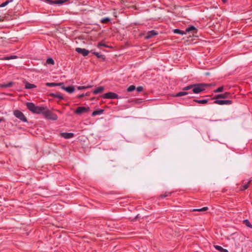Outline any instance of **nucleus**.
I'll list each match as a JSON object with an SVG mask.
<instances>
[{"label":"nucleus","instance_id":"obj_36","mask_svg":"<svg viewBox=\"0 0 252 252\" xmlns=\"http://www.w3.org/2000/svg\"><path fill=\"white\" fill-rule=\"evenodd\" d=\"M94 54H95L98 58H103V56L102 55H99L98 53L97 52H94Z\"/></svg>","mask_w":252,"mask_h":252},{"label":"nucleus","instance_id":"obj_22","mask_svg":"<svg viewBox=\"0 0 252 252\" xmlns=\"http://www.w3.org/2000/svg\"><path fill=\"white\" fill-rule=\"evenodd\" d=\"M173 32H174V33H176V34H181V35L186 34L185 32L181 31L178 29L174 30Z\"/></svg>","mask_w":252,"mask_h":252},{"label":"nucleus","instance_id":"obj_21","mask_svg":"<svg viewBox=\"0 0 252 252\" xmlns=\"http://www.w3.org/2000/svg\"><path fill=\"white\" fill-rule=\"evenodd\" d=\"M193 101L199 104H206L208 102V99L197 100L194 99Z\"/></svg>","mask_w":252,"mask_h":252},{"label":"nucleus","instance_id":"obj_23","mask_svg":"<svg viewBox=\"0 0 252 252\" xmlns=\"http://www.w3.org/2000/svg\"><path fill=\"white\" fill-rule=\"evenodd\" d=\"M51 95H52V96H53L54 97L59 98H60V99H63V96H62V95H61V94H60V93L52 94H51Z\"/></svg>","mask_w":252,"mask_h":252},{"label":"nucleus","instance_id":"obj_10","mask_svg":"<svg viewBox=\"0 0 252 252\" xmlns=\"http://www.w3.org/2000/svg\"><path fill=\"white\" fill-rule=\"evenodd\" d=\"M197 30L194 26H190L186 29V33L187 32H192L193 33H196Z\"/></svg>","mask_w":252,"mask_h":252},{"label":"nucleus","instance_id":"obj_5","mask_svg":"<svg viewBox=\"0 0 252 252\" xmlns=\"http://www.w3.org/2000/svg\"><path fill=\"white\" fill-rule=\"evenodd\" d=\"M213 103L221 105H230L232 103V101L230 100H219L216 99V100H215Z\"/></svg>","mask_w":252,"mask_h":252},{"label":"nucleus","instance_id":"obj_9","mask_svg":"<svg viewBox=\"0 0 252 252\" xmlns=\"http://www.w3.org/2000/svg\"><path fill=\"white\" fill-rule=\"evenodd\" d=\"M158 34V33L155 30L149 31L145 36V38L147 39L151 38L152 37H153L155 35H157Z\"/></svg>","mask_w":252,"mask_h":252},{"label":"nucleus","instance_id":"obj_20","mask_svg":"<svg viewBox=\"0 0 252 252\" xmlns=\"http://www.w3.org/2000/svg\"><path fill=\"white\" fill-rule=\"evenodd\" d=\"M65 0H56L54 1H50L51 4H62L63 3Z\"/></svg>","mask_w":252,"mask_h":252},{"label":"nucleus","instance_id":"obj_13","mask_svg":"<svg viewBox=\"0 0 252 252\" xmlns=\"http://www.w3.org/2000/svg\"><path fill=\"white\" fill-rule=\"evenodd\" d=\"M62 136L66 139H69L73 137L74 134L73 133H63Z\"/></svg>","mask_w":252,"mask_h":252},{"label":"nucleus","instance_id":"obj_29","mask_svg":"<svg viewBox=\"0 0 252 252\" xmlns=\"http://www.w3.org/2000/svg\"><path fill=\"white\" fill-rule=\"evenodd\" d=\"M46 63L49 64H54V60L51 58H49L46 61Z\"/></svg>","mask_w":252,"mask_h":252},{"label":"nucleus","instance_id":"obj_24","mask_svg":"<svg viewBox=\"0 0 252 252\" xmlns=\"http://www.w3.org/2000/svg\"><path fill=\"white\" fill-rule=\"evenodd\" d=\"M171 192H166L164 194H160L159 196L160 198H163L167 196H169L171 195Z\"/></svg>","mask_w":252,"mask_h":252},{"label":"nucleus","instance_id":"obj_25","mask_svg":"<svg viewBox=\"0 0 252 252\" xmlns=\"http://www.w3.org/2000/svg\"><path fill=\"white\" fill-rule=\"evenodd\" d=\"M136 89V87L134 85H131L129 87L127 88V91L128 92H131L134 91Z\"/></svg>","mask_w":252,"mask_h":252},{"label":"nucleus","instance_id":"obj_4","mask_svg":"<svg viewBox=\"0 0 252 252\" xmlns=\"http://www.w3.org/2000/svg\"><path fill=\"white\" fill-rule=\"evenodd\" d=\"M89 111V107H78L77 108L76 110L75 111V113L81 115L84 114L85 113L88 112Z\"/></svg>","mask_w":252,"mask_h":252},{"label":"nucleus","instance_id":"obj_30","mask_svg":"<svg viewBox=\"0 0 252 252\" xmlns=\"http://www.w3.org/2000/svg\"><path fill=\"white\" fill-rule=\"evenodd\" d=\"M91 87V86H78L77 87V89L80 90H83V89H87V88H89Z\"/></svg>","mask_w":252,"mask_h":252},{"label":"nucleus","instance_id":"obj_15","mask_svg":"<svg viewBox=\"0 0 252 252\" xmlns=\"http://www.w3.org/2000/svg\"><path fill=\"white\" fill-rule=\"evenodd\" d=\"M26 105L29 109V110H30L31 112H32L34 108V107L35 105L32 102H27L26 104Z\"/></svg>","mask_w":252,"mask_h":252},{"label":"nucleus","instance_id":"obj_31","mask_svg":"<svg viewBox=\"0 0 252 252\" xmlns=\"http://www.w3.org/2000/svg\"><path fill=\"white\" fill-rule=\"evenodd\" d=\"M46 85L48 87H55L56 86V83H47Z\"/></svg>","mask_w":252,"mask_h":252},{"label":"nucleus","instance_id":"obj_35","mask_svg":"<svg viewBox=\"0 0 252 252\" xmlns=\"http://www.w3.org/2000/svg\"><path fill=\"white\" fill-rule=\"evenodd\" d=\"M143 88L142 86H139L136 88V91L138 92H141L143 91Z\"/></svg>","mask_w":252,"mask_h":252},{"label":"nucleus","instance_id":"obj_33","mask_svg":"<svg viewBox=\"0 0 252 252\" xmlns=\"http://www.w3.org/2000/svg\"><path fill=\"white\" fill-rule=\"evenodd\" d=\"M9 2H10V1L7 0V1H6L5 2L1 3L0 5V7H3L5 6L6 5H7L9 3Z\"/></svg>","mask_w":252,"mask_h":252},{"label":"nucleus","instance_id":"obj_14","mask_svg":"<svg viewBox=\"0 0 252 252\" xmlns=\"http://www.w3.org/2000/svg\"><path fill=\"white\" fill-rule=\"evenodd\" d=\"M215 248L220 252H229L226 249H223L222 247L218 245H214Z\"/></svg>","mask_w":252,"mask_h":252},{"label":"nucleus","instance_id":"obj_42","mask_svg":"<svg viewBox=\"0 0 252 252\" xmlns=\"http://www.w3.org/2000/svg\"><path fill=\"white\" fill-rule=\"evenodd\" d=\"M250 19H251L252 20V14L251 17H250Z\"/></svg>","mask_w":252,"mask_h":252},{"label":"nucleus","instance_id":"obj_6","mask_svg":"<svg viewBox=\"0 0 252 252\" xmlns=\"http://www.w3.org/2000/svg\"><path fill=\"white\" fill-rule=\"evenodd\" d=\"M231 94L229 93L225 92L224 94H217L214 99L229 98Z\"/></svg>","mask_w":252,"mask_h":252},{"label":"nucleus","instance_id":"obj_41","mask_svg":"<svg viewBox=\"0 0 252 252\" xmlns=\"http://www.w3.org/2000/svg\"><path fill=\"white\" fill-rule=\"evenodd\" d=\"M4 120L3 118H0V122L3 121Z\"/></svg>","mask_w":252,"mask_h":252},{"label":"nucleus","instance_id":"obj_8","mask_svg":"<svg viewBox=\"0 0 252 252\" xmlns=\"http://www.w3.org/2000/svg\"><path fill=\"white\" fill-rule=\"evenodd\" d=\"M75 51L77 53L82 54L83 56H87L89 53V51L88 50L81 48H76L75 49Z\"/></svg>","mask_w":252,"mask_h":252},{"label":"nucleus","instance_id":"obj_34","mask_svg":"<svg viewBox=\"0 0 252 252\" xmlns=\"http://www.w3.org/2000/svg\"><path fill=\"white\" fill-rule=\"evenodd\" d=\"M16 57H17L15 56L7 57L4 58V60H10V59H15V58H16Z\"/></svg>","mask_w":252,"mask_h":252},{"label":"nucleus","instance_id":"obj_37","mask_svg":"<svg viewBox=\"0 0 252 252\" xmlns=\"http://www.w3.org/2000/svg\"><path fill=\"white\" fill-rule=\"evenodd\" d=\"M110 19L109 18H105L101 20V22L103 23H107L108 21H109Z\"/></svg>","mask_w":252,"mask_h":252},{"label":"nucleus","instance_id":"obj_3","mask_svg":"<svg viewBox=\"0 0 252 252\" xmlns=\"http://www.w3.org/2000/svg\"><path fill=\"white\" fill-rule=\"evenodd\" d=\"M14 115L15 116V117H16L17 118H18V119H19L20 120H21V121L24 122H26L27 121V119L26 118V117L25 116V115H24V114L19 111V110H15L14 111Z\"/></svg>","mask_w":252,"mask_h":252},{"label":"nucleus","instance_id":"obj_38","mask_svg":"<svg viewBox=\"0 0 252 252\" xmlns=\"http://www.w3.org/2000/svg\"><path fill=\"white\" fill-rule=\"evenodd\" d=\"M104 97L107 98H110V92H109V93L105 94Z\"/></svg>","mask_w":252,"mask_h":252},{"label":"nucleus","instance_id":"obj_12","mask_svg":"<svg viewBox=\"0 0 252 252\" xmlns=\"http://www.w3.org/2000/svg\"><path fill=\"white\" fill-rule=\"evenodd\" d=\"M251 182V180H249L248 182L246 183H244V181H243V185L240 187V190L243 191L247 189L248 188Z\"/></svg>","mask_w":252,"mask_h":252},{"label":"nucleus","instance_id":"obj_43","mask_svg":"<svg viewBox=\"0 0 252 252\" xmlns=\"http://www.w3.org/2000/svg\"><path fill=\"white\" fill-rule=\"evenodd\" d=\"M222 1L224 2L225 1V0H222Z\"/></svg>","mask_w":252,"mask_h":252},{"label":"nucleus","instance_id":"obj_19","mask_svg":"<svg viewBox=\"0 0 252 252\" xmlns=\"http://www.w3.org/2000/svg\"><path fill=\"white\" fill-rule=\"evenodd\" d=\"M103 112V110H102V109L95 110L93 112L92 115L93 116H95L96 115H100Z\"/></svg>","mask_w":252,"mask_h":252},{"label":"nucleus","instance_id":"obj_17","mask_svg":"<svg viewBox=\"0 0 252 252\" xmlns=\"http://www.w3.org/2000/svg\"><path fill=\"white\" fill-rule=\"evenodd\" d=\"M103 91V87H99L97 88V89H95L93 93L95 94H96L101 93V92H102Z\"/></svg>","mask_w":252,"mask_h":252},{"label":"nucleus","instance_id":"obj_28","mask_svg":"<svg viewBox=\"0 0 252 252\" xmlns=\"http://www.w3.org/2000/svg\"><path fill=\"white\" fill-rule=\"evenodd\" d=\"M223 91V87L221 86L220 87H219L216 90H214V93H219V92H222Z\"/></svg>","mask_w":252,"mask_h":252},{"label":"nucleus","instance_id":"obj_27","mask_svg":"<svg viewBox=\"0 0 252 252\" xmlns=\"http://www.w3.org/2000/svg\"><path fill=\"white\" fill-rule=\"evenodd\" d=\"M12 84H13V83L12 82H10L7 84L0 85V87H3V88L10 87L12 85Z\"/></svg>","mask_w":252,"mask_h":252},{"label":"nucleus","instance_id":"obj_40","mask_svg":"<svg viewBox=\"0 0 252 252\" xmlns=\"http://www.w3.org/2000/svg\"><path fill=\"white\" fill-rule=\"evenodd\" d=\"M84 96V94H82L79 95L78 97V98H82Z\"/></svg>","mask_w":252,"mask_h":252},{"label":"nucleus","instance_id":"obj_18","mask_svg":"<svg viewBox=\"0 0 252 252\" xmlns=\"http://www.w3.org/2000/svg\"><path fill=\"white\" fill-rule=\"evenodd\" d=\"M243 224L246 225L247 227H248L250 228H252V224L251 223V222H250V221L246 219V220H243Z\"/></svg>","mask_w":252,"mask_h":252},{"label":"nucleus","instance_id":"obj_26","mask_svg":"<svg viewBox=\"0 0 252 252\" xmlns=\"http://www.w3.org/2000/svg\"><path fill=\"white\" fill-rule=\"evenodd\" d=\"M208 208L207 207H204L200 209H194L193 211H198V212H201V211H206L208 210Z\"/></svg>","mask_w":252,"mask_h":252},{"label":"nucleus","instance_id":"obj_39","mask_svg":"<svg viewBox=\"0 0 252 252\" xmlns=\"http://www.w3.org/2000/svg\"><path fill=\"white\" fill-rule=\"evenodd\" d=\"M56 86H61V87L63 86V83H56Z\"/></svg>","mask_w":252,"mask_h":252},{"label":"nucleus","instance_id":"obj_2","mask_svg":"<svg viewBox=\"0 0 252 252\" xmlns=\"http://www.w3.org/2000/svg\"><path fill=\"white\" fill-rule=\"evenodd\" d=\"M47 118L52 120H56L58 119L57 115L51 113L49 110L45 109L43 114Z\"/></svg>","mask_w":252,"mask_h":252},{"label":"nucleus","instance_id":"obj_7","mask_svg":"<svg viewBox=\"0 0 252 252\" xmlns=\"http://www.w3.org/2000/svg\"><path fill=\"white\" fill-rule=\"evenodd\" d=\"M45 109L43 107L35 106L32 112L36 114H43Z\"/></svg>","mask_w":252,"mask_h":252},{"label":"nucleus","instance_id":"obj_32","mask_svg":"<svg viewBox=\"0 0 252 252\" xmlns=\"http://www.w3.org/2000/svg\"><path fill=\"white\" fill-rule=\"evenodd\" d=\"M118 97V95L116 94L111 92V99L117 98Z\"/></svg>","mask_w":252,"mask_h":252},{"label":"nucleus","instance_id":"obj_1","mask_svg":"<svg viewBox=\"0 0 252 252\" xmlns=\"http://www.w3.org/2000/svg\"><path fill=\"white\" fill-rule=\"evenodd\" d=\"M208 85L204 83H198L191 84L183 88V91L178 93L175 95V96L180 97L190 93L189 92H186V91L191 90V92L194 94H199L205 90V87L207 86Z\"/></svg>","mask_w":252,"mask_h":252},{"label":"nucleus","instance_id":"obj_16","mask_svg":"<svg viewBox=\"0 0 252 252\" xmlns=\"http://www.w3.org/2000/svg\"><path fill=\"white\" fill-rule=\"evenodd\" d=\"M25 88L28 89H31L36 88V86L34 84H31L28 82H26Z\"/></svg>","mask_w":252,"mask_h":252},{"label":"nucleus","instance_id":"obj_11","mask_svg":"<svg viewBox=\"0 0 252 252\" xmlns=\"http://www.w3.org/2000/svg\"><path fill=\"white\" fill-rule=\"evenodd\" d=\"M62 89L63 90H65L67 93H70V94L72 93L74 91V90H75L74 87L73 86H69L67 87H65L64 86H62Z\"/></svg>","mask_w":252,"mask_h":252}]
</instances>
